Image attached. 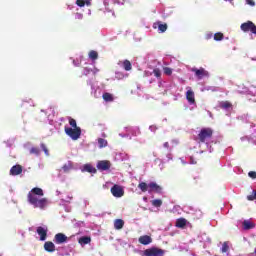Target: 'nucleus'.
Masks as SVG:
<instances>
[{
  "instance_id": "obj_15",
  "label": "nucleus",
  "mask_w": 256,
  "mask_h": 256,
  "mask_svg": "<svg viewBox=\"0 0 256 256\" xmlns=\"http://www.w3.org/2000/svg\"><path fill=\"white\" fill-rule=\"evenodd\" d=\"M44 249L48 253H54V251H55V244L53 242H51V241H47V242L44 243Z\"/></svg>"
},
{
  "instance_id": "obj_10",
  "label": "nucleus",
  "mask_w": 256,
  "mask_h": 256,
  "mask_svg": "<svg viewBox=\"0 0 256 256\" xmlns=\"http://www.w3.org/2000/svg\"><path fill=\"white\" fill-rule=\"evenodd\" d=\"M152 191H154V193H161L163 191V188L157 183L151 182L148 184V192L152 193Z\"/></svg>"
},
{
  "instance_id": "obj_39",
  "label": "nucleus",
  "mask_w": 256,
  "mask_h": 256,
  "mask_svg": "<svg viewBox=\"0 0 256 256\" xmlns=\"http://www.w3.org/2000/svg\"><path fill=\"white\" fill-rule=\"evenodd\" d=\"M76 5L78 7H85V0H76Z\"/></svg>"
},
{
  "instance_id": "obj_21",
  "label": "nucleus",
  "mask_w": 256,
  "mask_h": 256,
  "mask_svg": "<svg viewBox=\"0 0 256 256\" xmlns=\"http://www.w3.org/2000/svg\"><path fill=\"white\" fill-rule=\"evenodd\" d=\"M122 67L125 71H131V69H133V65L131 64V61H129V60H124L122 62Z\"/></svg>"
},
{
  "instance_id": "obj_33",
  "label": "nucleus",
  "mask_w": 256,
  "mask_h": 256,
  "mask_svg": "<svg viewBox=\"0 0 256 256\" xmlns=\"http://www.w3.org/2000/svg\"><path fill=\"white\" fill-rule=\"evenodd\" d=\"M221 109H230L232 107V104L229 101L222 102L220 104Z\"/></svg>"
},
{
  "instance_id": "obj_22",
  "label": "nucleus",
  "mask_w": 256,
  "mask_h": 256,
  "mask_svg": "<svg viewBox=\"0 0 256 256\" xmlns=\"http://www.w3.org/2000/svg\"><path fill=\"white\" fill-rule=\"evenodd\" d=\"M102 98L104 99V101H106L107 103H111L114 101V98H113V94L109 93V92H105L103 95H102Z\"/></svg>"
},
{
  "instance_id": "obj_7",
  "label": "nucleus",
  "mask_w": 256,
  "mask_h": 256,
  "mask_svg": "<svg viewBox=\"0 0 256 256\" xmlns=\"http://www.w3.org/2000/svg\"><path fill=\"white\" fill-rule=\"evenodd\" d=\"M192 73H195L198 79H203L204 77H209V72L205 68H192Z\"/></svg>"
},
{
  "instance_id": "obj_3",
  "label": "nucleus",
  "mask_w": 256,
  "mask_h": 256,
  "mask_svg": "<svg viewBox=\"0 0 256 256\" xmlns=\"http://www.w3.org/2000/svg\"><path fill=\"white\" fill-rule=\"evenodd\" d=\"M64 131L68 137L72 138L73 141H77L81 137V128H69L65 127Z\"/></svg>"
},
{
  "instance_id": "obj_26",
  "label": "nucleus",
  "mask_w": 256,
  "mask_h": 256,
  "mask_svg": "<svg viewBox=\"0 0 256 256\" xmlns=\"http://www.w3.org/2000/svg\"><path fill=\"white\" fill-rule=\"evenodd\" d=\"M157 25H158V30L160 33H165V31H167V24L158 22Z\"/></svg>"
},
{
  "instance_id": "obj_18",
  "label": "nucleus",
  "mask_w": 256,
  "mask_h": 256,
  "mask_svg": "<svg viewBox=\"0 0 256 256\" xmlns=\"http://www.w3.org/2000/svg\"><path fill=\"white\" fill-rule=\"evenodd\" d=\"M242 225H243V229H245V231H249V229H253L255 227V224H253L249 220H244Z\"/></svg>"
},
{
  "instance_id": "obj_41",
  "label": "nucleus",
  "mask_w": 256,
  "mask_h": 256,
  "mask_svg": "<svg viewBox=\"0 0 256 256\" xmlns=\"http://www.w3.org/2000/svg\"><path fill=\"white\" fill-rule=\"evenodd\" d=\"M247 5H250V7H255V1L253 0H246Z\"/></svg>"
},
{
  "instance_id": "obj_27",
  "label": "nucleus",
  "mask_w": 256,
  "mask_h": 256,
  "mask_svg": "<svg viewBox=\"0 0 256 256\" xmlns=\"http://www.w3.org/2000/svg\"><path fill=\"white\" fill-rule=\"evenodd\" d=\"M69 125L73 127V129H79V126H77V121L73 119L72 117H68Z\"/></svg>"
},
{
  "instance_id": "obj_30",
  "label": "nucleus",
  "mask_w": 256,
  "mask_h": 256,
  "mask_svg": "<svg viewBox=\"0 0 256 256\" xmlns=\"http://www.w3.org/2000/svg\"><path fill=\"white\" fill-rule=\"evenodd\" d=\"M152 205L153 207H161V205H163V200L161 199L152 200Z\"/></svg>"
},
{
  "instance_id": "obj_24",
  "label": "nucleus",
  "mask_w": 256,
  "mask_h": 256,
  "mask_svg": "<svg viewBox=\"0 0 256 256\" xmlns=\"http://www.w3.org/2000/svg\"><path fill=\"white\" fill-rule=\"evenodd\" d=\"M138 189H140V191H142V193H147V191H149V185H147V183H145V182H140L138 184Z\"/></svg>"
},
{
  "instance_id": "obj_5",
  "label": "nucleus",
  "mask_w": 256,
  "mask_h": 256,
  "mask_svg": "<svg viewBox=\"0 0 256 256\" xmlns=\"http://www.w3.org/2000/svg\"><path fill=\"white\" fill-rule=\"evenodd\" d=\"M163 255H165V250L157 247L148 248L144 251V256H163Z\"/></svg>"
},
{
  "instance_id": "obj_11",
  "label": "nucleus",
  "mask_w": 256,
  "mask_h": 256,
  "mask_svg": "<svg viewBox=\"0 0 256 256\" xmlns=\"http://www.w3.org/2000/svg\"><path fill=\"white\" fill-rule=\"evenodd\" d=\"M36 233L40 236V241H45V239H47V228L42 226L37 227Z\"/></svg>"
},
{
  "instance_id": "obj_38",
  "label": "nucleus",
  "mask_w": 256,
  "mask_h": 256,
  "mask_svg": "<svg viewBox=\"0 0 256 256\" xmlns=\"http://www.w3.org/2000/svg\"><path fill=\"white\" fill-rule=\"evenodd\" d=\"M153 74H154L157 78H159V77H161V70H159L158 68H155V69L153 70Z\"/></svg>"
},
{
  "instance_id": "obj_17",
  "label": "nucleus",
  "mask_w": 256,
  "mask_h": 256,
  "mask_svg": "<svg viewBox=\"0 0 256 256\" xmlns=\"http://www.w3.org/2000/svg\"><path fill=\"white\" fill-rule=\"evenodd\" d=\"M186 225H187V219L179 218V219L176 220V227L178 229H183V228L186 227Z\"/></svg>"
},
{
  "instance_id": "obj_42",
  "label": "nucleus",
  "mask_w": 256,
  "mask_h": 256,
  "mask_svg": "<svg viewBox=\"0 0 256 256\" xmlns=\"http://www.w3.org/2000/svg\"><path fill=\"white\" fill-rule=\"evenodd\" d=\"M163 147H164L165 149H169V142H165V143L163 144Z\"/></svg>"
},
{
  "instance_id": "obj_6",
  "label": "nucleus",
  "mask_w": 256,
  "mask_h": 256,
  "mask_svg": "<svg viewBox=\"0 0 256 256\" xmlns=\"http://www.w3.org/2000/svg\"><path fill=\"white\" fill-rule=\"evenodd\" d=\"M110 191H111L113 197H116V198H121V197H123V195H125V190H123V187H121L117 184L112 186Z\"/></svg>"
},
{
  "instance_id": "obj_35",
  "label": "nucleus",
  "mask_w": 256,
  "mask_h": 256,
  "mask_svg": "<svg viewBox=\"0 0 256 256\" xmlns=\"http://www.w3.org/2000/svg\"><path fill=\"white\" fill-rule=\"evenodd\" d=\"M255 199H256V190H253L252 194L247 196V200L248 201H255Z\"/></svg>"
},
{
  "instance_id": "obj_4",
  "label": "nucleus",
  "mask_w": 256,
  "mask_h": 256,
  "mask_svg": "<svg viewBox=\"0 0 256 256\" xmlns=\"http://www.w3.org/2000/svg\"><path fill=\"white\" fill-rule=\"evenodd\" d=\"M240 29L244 31V33H249L250 31V33H253L254 35H256V25L251 21L242 23L240 26Z\"/></svg>"
},
{
  "instance_id": "obj_20",
  "label": "nucleus",
  "mask_w": 256,
  "mask_h": 256,
  "mask_svg": "<svg viewBox=\"0 0 256 256\" xmlns=\"http://www.w3.org/2000/svg\"><path fill=\"white\" fill-rule=\"evenodd\" d=\"M78 243H80V245H89V243H91V237L83 236L79 238Z\"/></svg>"
},
{
  "instance_id": "obj_31",
  "label": "nucleus",
  "mask_w": 256,
  "mask_h": 256,
  "mask_svg": "<svg viewBox=\"0 0 256 256\" xmlns=\"http://www.w3.org/2000/svg\"><path fill=\"white\" fill-rule=\"evenodd\" d=\"M228 252H229V243L228 242H224L222 244L221 253H228Z\"/></svg>"
},
{
  "instance_id": "obj_16",
  "label": "nucleus",
  "mask_w": 256,
  "mask_h": 256,
  "mask_svg": "<svg viewBox=\"0 0 256 256\" xmlns=\"http://www.w3.org/2000/svg\"><path fill=\"white\" fill-rule=\"evenodd\" d=\"M123 227H125V221L123 219H116L114 221V229L117 231L121 230Z\"/></svg>"
},
{
  "instance_id": "obj_8",
  "label": "nucleus",
  "mask_w": 256,
  "mask_h": 256,
  "mask_svg": "<svg viewBox=\"0 0 256 256\" xmlns=\"http://www.w3.org/2000/svg\"><path fill=\"white\" fill-rule=\"evenodd\" d=\"M99 171H109L111 169V162L109 160H101L97 163Z\"/></svg>"
},
{
  "instance_id": "obj_23",
  "label": "nucleus",
  "mask_w": 256,
  "mask_h": 256,
  "mask_svg": "<svg viewBox=\"0 0 256 256\" xmlns=\"http://www.w3.org/2000/svg\"><path fill=\"white\" fill-rule=\"evenodd\" d=\"M73 169V162L68 161V163L64 164L62 167V170L64 171V173H69V171H72Z\"/></svg>"
},
{
  "instance_id": "obj_40",
  "label": "nucleus",
  "mask_w": 256,
  "mask_h": 256,
  "mask_svg": "<svg viewBox=\"0 0 256 256\" xmlns=\"http://www.w3.org/2000/svg\"><path fill=\"white\" fill-rule=\"evenodd\" d=\"M248 177H250L251 179H256V172L255 171H250L248 173Z\"/></svg>"
},
{
  "instance_id": "obj_25",
  "label": "nucleus",
  "mask_w": 256,
  "mask_h": 256,
  "mask_svg": "<svg viewBox=\"0 0 256 256\" xmlns=\"http://www.w3.org/2000/svg\"><path fill=\"white\" fill-rule=\"evenodd\" d=\"M89 58L92 59L93 61L99 59V53L97 51L92 50L89 52Z\"/></svg>"
},
{
  "instance_id": "obj_34",
  "label": "nucleus",
  "mask_w": 256,
  "mask_h": 256,
  "mask_svg": "<svg viewBox=\"0 0 256 256\" xmlns=\"http://www.w3.org/2000/svg\"><path fill=\"white\" fill-rule=\"evenodd\" d=\"M39 153H41V151H40L39 148H37V147H32V148L30 149V154H31V155H39Z\"/></svg>"
},
{
  "instance_id": "obj_36",
  "label": "nucleus",
  "mask_w": 256,
  "mask_h": 256,
  "mask_svg": "<svg viewBox=\"0 0 256 256\" xmlns=\"http://www.w3.org/2000/svg\"><path fill=\"white\" fill-rule=\"evenodd\" d=\"M163 71H164V75H172L173 74V69H171L169 67H164Z\"/></svg>"
},
{
  "instance_id": "obj_2",
  "label": "nucleus",
  "mask_w": 256,
  "mask_h": 256,
  "mask_svg": "<svg viewBox=\"0 0 256 256\" xmlns=\"http://www.w3.org/2000/svg\"><path fill=\"white\" fill-rule=\"evenodd\" d=\"M213 137V129L211 128H202L198 134V142L205 143L208 139Z\"/></svg>"
},
{
  "instance_id": "obj_28",
  "label": "nucleus",
  "mask_w": 256,
  "mask_h": 256,
  "mask_svg": "<svg viewBox=\"0 0 256 256\" xmlns=\"http://www.w3.org/2000/svg\"><path fill=\"white\" fill-rule=\"evenodd\" d=\"M224 35L221 32H217L214 34V41H223Z\"/></svg>"
},
{
  "instance_id": "obj_12",
  "label": "nucleus",
  "mask_w": 256,
  "mask_h": 256,
  "mask_svg": "<svg viewBox=\"0 0 256 256\" xmlns=\"http://www.w3.org/2000/svg\"><path fill=\"white\" fill-rule=\"evenodd\" d=\"M23 173V166L22 165H14L10 169V175L17 176Z\"/></svg>"
},
{
  "instance_id": "obj_13",
  "label": "nucleus",
  "mask_w": 256,
  "mask_h": 256,
  "mask_svg": "<svg viewBox=\"0 0 256 256\" xmlns=\"http://www.w3.org/2000/svg\"><path fill=\"white\" fill-rule=\"evenodd\" d=\"M138 241L141 243V245H149L153 243V239L149 235L140 236Z\"/></svg>"
},
{
  "instance_id": "obj_14",
  "label": "nucleus",
  "mask_w": 256,
  "mask_h": 256,
  "mask_svg": "<svg viewBox=\"0 0 256 256\" xmlns=\"http://www.w3.org/2000/svg\"><path fill=\"white\" fill-rule=\"evenodd\" d=\"M186 99L190 105H195V92L191 89L187 90Z\"/></svg>"
},
{
  "instance_id": "obj_1",
  "label": "nucleus",
  "mask_w": 256,
  "mask_h": 256,
  "mask_svg": "<svg viewBox=\"0 0 256 256\" xmlns=\"http://www.w3.org/2000/svg\"><path fill=\"white\" fill-rule=\"evenodd\" d=\"M43 195H45L43 189L39 187L32 188L27 195L28 203H30V205H33L35 209H45L49 202L47 198H40L43 197Z\"/></svg>"
},
{
  "instance_id": "obj_37",
  "label": "nucleus",
  "mask_w": 256,
  "mask_h": 256,
  "mask_svg": "<svg viewBox=\"0 0 256 256\" xmlns=\"http://www.w3.org/2000/svg\"><path fill=\"white\" fill-rule=\"evenodd\" d=\"M40 147L44 151L45 155H49V149H47V146L44 143H42Z\"/></svg>"
},
{
  "instance_id": "obj_32",
  "label": "nucleus",
  "mask_w": 256,
  "mask_h": 256,
  "mask_svg": "<svg viewBox=\"0 0 256 256\" xmlns=\"http://www.w3.org/2000/svg\"><path fill=\"white\" fill-rule=\"evenodd\" d=\"M115 79H118V81H121V79H125V73L118 71L115 73Z\"/></svg>"
},
{
  "instance_id": "obj_9",
  "label": "nucleus",
  "mask_w": 256,
  "mask_h": 256,
  "mask_svg": "<svg viewBox=\"0 0 256 256\" xmlns=\"http://www.w3.org/2000/svg\"><path fill=\"white\" fill-rule=\"evenodd\" d=\"M67 236L63 233H57L55 236H54V242L57 244V245H61L63 243H67Z\"/></svg>"
},
{
  "instance_id": "obj_43",
  "label": "nucleus",
  "mask_w": 256,
  "mask_h": 256,
  "mask_svg": "<svg viewBox=\"0 0 256 256\" xmlns=\"http://www.w3.org/2000/svg\"><path fill=\"white\" fill-rule=\"evenodd\" d=\"M207 39H211V35H210V36H207Z\"/></svg>"
},
{
  "instance_id": "obj_19",
  "label": "nucleus",
  "mask_w": 256,
  "mask_h": 256,
  "mask_svg": "<svg viewBox=\"0 0 256 256\" xmlns=\"http://www.w3.org/2000/svg\"><path fill=\"white\" fill-rule=\"evenodd\" d=\"M82 171H86L87 173H97V169L91 164L84 165Z\"/></svg>"
},
{
  "instance_id": "obj_29",
  "label": "nucleus",
  "mask_w": 256,
  "mask_h": 256,
  "mask_svg": "<svg viewBox=\"0 0 256 256\" xmlns=\"http://www.w3.org/2000/svg\"><path fill=\"white\" fill-rule=\"evenodd\" d=\"M98 145H99L100 149H103V147H107V140H105L103 138H99Z\"/></svg>"
}]
</instances>
